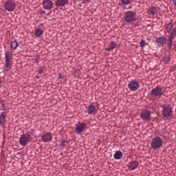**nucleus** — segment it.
<instances>
[{"instance_id": "a211bd4d", "label": "nucleus", "mask_w": 176, "mask_h": 176, "mask_svg": "<svg viewBox=\"0 0 176 176\" xmlns=\"http://www.w3.org/2000/svg\"><path fill=\"white\" fill-rule=\"evenodd\" d=\"M87 109H88L89 115H91L96 112V106L91 104L87 107Z\"/></svg>"}, {"instance_id": "c9c22d12", "label": "nucleus", "mask_w": 176, "mask_h": 176, "mask_svg": "<svg viewBox=\"0 0 176 176\" xmlns=\"http://www.w3.org/2000/svg\"><path fill=\"white\" fill-rule=\"evenodd\" d=\"M39 59H36V61H38Z\"/></svg>"}, {"instance_id": "20e7f679", "label": "nucleus", "mask_w": 176, "mask_h": 176, "mask_svg": "<svg viewBox=\"0 0 176 176\" xmlns=\"http://www.w3.org/2000/svg\"><path fill=\"white\" fill-rule=\"evenodd\" d=\"M3 8L8 12H14L16 9V2L12 0H7L3 4Z\"/></svg>"}, {"instance_id": "bb28decb", "label": "nucleus", "mask_w": 176, "mask_h": 176, "mask_svg": "<svg viewBox=\"0 0 176 176\" xmlns=\"http://www.w3.org/2000/svg\"><path fill=\"white\" fill-rule=\"evenodd\" d=\"M170 34L172 35H175V36H176V27L172 29Z\"/></svg>"}, {"instance_id": "b1692460", "label": "nucleus", "mask_w": 176, "mask_h": 176, "mask_svg": "<svg viewBox=\"0 0 176 176\" xmlns=\"http://www.w3.org/2000/svg\"><path fill=\"white\" fill-rule=\"evenodd\" d=\"M167 47L168 49H171V47H173V40L168 38Z\"/></svg>"}, {"instance_id": "f8f14e48", "label": "nucleus", "mask_w": 176, "mask_h": 176, "mask_svg": "<svg viewBox=\"0 0 176 176\" xmlns=\"http://www.w3.org/2000/svg\"><path fill=\"white\" fill-rule=\"evenodd\" d=\"M85 129H86V124L78 122V124L76 125L75 133H76V134H80V133H82Z\"/></svg>"}, {"instance_id": "e433bc0d", "label": "nucleus", "mask_w": 176, "mask_h": 176, "mask_svg": "<svg viewBox=\"0 0 176 176\" xmlns=\"http://www.w3.org/2000/svg\"><path fill=\"white\" fill-rule=\"evenodd\" d=\"M1 82V79H0V83Z\"/></svg>"}, {"instance_id": "473e14b6", "label": "nucleus", "mask_w": 176, "mask_h": 176, "mask_svg": "<svg viewBox=\"0 0 176 176\" xmlns=\"http://www.w3.org/2000/svg\"><path fill=\"white\" fill-rule=\"evenodd\" d=\"M39 13H40V14H45V13H46V12L43 11V10H40Z\"/></svg>"}, {"instance_id": "9d476101", "label": "nucleus", "mask_w": 176, "mask_h": 176, "mask_svg": "<svg viewBox=\"0 0 176 176\" xmlns=\"http://www.w3.org/2000/svg\"><path fill=\"white\" fill-rule=\"evenodd\" d=\"M53 2L50 0H43V8L45 10H52L53 9Z\"/></svg>"}, {"instance_id": "f03ea898", "label": "nucleus", "mask_w": 176, "mask_h": 176, "mask_svg": "<svg viewBox=\"0 0 176 176\" xmlns=\"http://www.w3.org/2000/svg\"><path fill=\"white\" fill-rule=\"evenodd\" d=\"M31 135H32L31 132H28L27 133L22 135L19 138L20 145H22V146H25L27 143L31 142V141H32V136Z\"/></svg>"}, {"instance_id": "c756f323", "label": "nucleus", "mask_w": 176, "mask_h": 176, "mask_svg": "<svg viewBox=\"0 0 176 176\" xmlns=\"http://www.w3.org/2000/svg\"><path fill=\"white\" fill-rule=\"evenodd\" d=\"M175 38V36L174 34H171L170 33V35L168 36V39H170L171 41H173V39H174Z\"/></svg>"}, {"instance_id": "dca6fc26", "label": "nucleus", "mask_w": 176, "mask_h": 176, "mask_svg": "<svg viewBox=\"0 0 176 176\" xmlns=\"http://www.w3.org/2000/svg\"><path fill=\"white\" fill-rule=\"evenodd\" d=\"M147 13L149 14V16H154L156 14V13H157V8H156L155 6H151L148 8Z\"/></svg>"}, {"instance_id": "1a4fd4ad", "label": "nucleus", "mask_w": 176, "mask_h": 176, "mask_svg": "<svg viewBox=\"0 0 176 176\" xmlns=\"http://www.w3.org/2000/svg\"><path fill=\"white\" fill-rule=\"evenodd\" d=\"M140 118L142 120H144V122H148V120H151V111L144 109L140 113Z\"/></svg>"}, {"instance_id": "aec40b11", "label": "nucleus", "mask_w": 176, "mask_h": 176, "mask_svg": "<svg viewBox=\"0 0 176 176\" xmlns=\"http://www.w3.org/2000/svg\"><path fill=\"white\" fill-rule=\"evenodd\" d=\"M116 47V43H115V41H111L109 45L108 48H106V50H108V52H111Z\"/></svg>"}, {"instance_id": "c85d7f7f", "label": "nucleus", "mask_w": 176, "mask_h": 176, "mask_svg": "<svg viewBox=\"0 0 176 176\" xmlns=\"http://www.w3.org/2000/svg\"><path fill=\"white\" fill-rule=\"evenodd\" d=\"M43 71H45V69H44L43 68L41 67L40 69H38L37 70V72H38V74H43Z\"/></svg>"}, {"instance_id": "f257e3e1", "label": "nucleus", "mask_w": 176, "mask_h": 176, "mask_svg": "<svg viewBox=\"0 0 176 176\" xmlns=\"http://www.w3.org/2000/svg\"><path fill=\"white\" fill-rule=\"evenodd\" d=\"M5 69L6 71L9 72L12 69V65H13V54L9 51H7L5 52Z\"/></svg>"}, {"instance_id": "393cba45", "label": "nucleus", "mask_w": 176, "mask_h": 176, "mask_svg": "<svg viewBox=\"0 0 176 176\" xmlns=\"http://www.w3.org/2000/svg\"><path fill=\"white\" fill-rule=\"evenodd\" d=\"M122 5H129V3H131V1L130 0H120Z\"/></svg>"}, {"instance_id": "6e6552de", "label": "nucleus", "mask_w": 176, "mask_h": 176, "mask_svg": "<svg viewBox=\"0 0 176 176\" xmlns=\"http://www.w3.org/2000/svg\"><path fill=\"white\" fill-rule=\"evenodd\" d=\"M128 87L131 91H135L140 88V82L136 80H132L129 82Z\"/></svg>"}, {"instance_id": "4be33fe9", "label": "nucleus", "mask_w": 176, "mask_h": 176, "mask_svg": "<svg viewBox=\"0 0 176 176\" xmlns=\"http://www.w3.org/2000/svg\"><path fill=\"white\" fill-rule=\"evenodd\" d=\"M34 34H35L36 36H41V35H42V34H43V30H42L41 29H37L35 30Z\"/></svg>"}, {"instance_id": "4468645a", "label": "nucleus", "mask_w": 176, "mask_h": 176, "mask_svg": "<svg viewBox=\"0 0 176 176\" xmlns=\"http://www.w3.org/2000/svg\"><path fill=\"white\" fill-rule=\"evenodd\" d=\"M138 164H139L138 161H131L128 164L129 170H135V168L138 167Z\"/></svg>"}, {"instance_id": "5701e85b", "label": "nucleus", "mask_w": 176, "mask_h": 176, "mask_svg": "<svg viewBox=\"0 0 176 176\" xmlns=\"http://www.w3.org/2000/svg\"><path fill=\"white\" fill-rule=\"evenodd\" d=\"M173 23H168V25H166V31L168 32H171V30H173Z\"/></svg>"}, {"instance_id": "f704fd0d", "label": "nucleus", "mask_w": 176, "mask_h": 176, "mask_svg": "<svg viewBox=\"0 0 176 176\" xmlns=\"http://www.w3.org/2000/svg\"><path fill=\"white\" fill-rule=\"evenodd\" d=\"M84 1H90V0H84Z\"/></svg>"}, {"instance_id": "6ab92c4d", "label": "nucleus", "mask_w": 176, "mask_h": 176, "mask_svg": "<svg viewBox=\"0 0 176 176\" xmlns=\"http://www.w3.org/2000/svg\"><path fill=\"white\" fill-rule=\"evenodd\" d=\"M122 157L123 153L120 151H116L114 154V159H116V160H119L120 159H122Z\"/></svg>"}, {"instance_id": "412c9836", "label": "nucleus", "mask_w": 176, "mask_h": 176, "mask_svg": "<svg viewBox=\"0 0 176 176\" xmlns=\"http://www.w3.org/2000/svg\"><path fill=\"white\" fill-rule=\"evenodd\" d=\"M17 46H19V43L16 41H11L10 49H12V50H16L17 49Z\"/></svg>"}, {"instance_id": "7c9ffc66", "label": "nucleus", "mask_w": 176, "mask_h": 176, "mask_svg": "<svg viewBox=\"0 0 176 176\" xmlns=\"http://www.w3.org/2000/svg\"><path fill=\"white\" fill-rule=\"evenodd\" d=\"M58 79H64V75H63V74L61 73H59L58 74Z\"/></svg>"}, {"instance_id": "ddd939ff", "label": "nucleus", "mask_w": 176, "mask_h": 176, "mask_svg": "<svg viewBox=\"0 0 176 176\" xmlns=\"http://www.w3.org/2000/svg\"><path fill=\"white\" fill-rule=\"evenodd\" d=\"M53 138L52 137V133H47L42 135V141L43 142H49V141H52Z\"/></svg>"}, {"instance_id": "cd10ccee", "label": "nucleus", "mask_w": 176, "mask_h": 176, "mask_svg": "<svg viewBox=\"0 0 176 176\" xmlns=\"http://www.w3.org/2000/svg\"><path fill=\"white\" fill-rule=\"evenodd\" d=\"M145 45H146V43H145V41L144 40H142L140 41V46H141V47L142 48L144 47L145 46Z\"/></svg>"}, {"instance_id": "f3484780", "label": "nucleus", "mask_w": 176, "mask_h": 176, "mask_svg": "<svg viewBox=\"0 0 176 176\" xmlns=\"http://www.w3.org/2000/svg\"><path fill=\"white\" fill-rule=\"evenodd\" d=\"M6 119V113L4 111L0 114V124L1 126H3V124H5Z\"/></svg>"}, {"instance_id": "9b49d317", "label": "nucleus", "mask_w": 176, "mask_h": 176, "mask_svg": "<svg viewBox=\"0 0 176 176\" xmlns=\"http://www.w3.org/2000/svg\"><path fill=\"white\" fill-rule=\"evenodd\" d=\"M166 42L167 38H166L164 36H161L155 38V43H157V45H161V46H163V45H166Z\"/></svg>"}, {"instance_id": "2eb2a0df", "label": "nucleus", "mask_w": 176, "mask_h": 176, "mask_svg": "<svg viewBox=\"0 0 176 176\" xmlns=\"http://www.w3.org/2000/svg\"><path fill=\"white\" fill-rule=\"evenodd\" d=\"M65 5H68V0H56L55 1V6L58 7L65 6Z\"/></svg>"}, {"instance_id": "423d86ee", "label": "nucleus", "mask_w": 176, "mask_h": 176, "mask_svg": "<svg viewBox=\"0 0 176 176\" xmlns=\"http://www.w3.org/2000/svg\"><path fill=\"white\" fill-rule=\"evenodd\" d=\"M164 91L162 90V87L157 86L155 88L151 89L150 91V96L152 97H159L160 98L163 96Z\"/></svg>"}, {"instance_id": "0eeeda50", "label": "nucleus", "mask_w": 176, "mask_h": 176, "mask_svg": "<svg viewBox=\"0 0 176 176\" xmlns=\"http://www.w3.org/2000/svg\"><path fill=\"white\" fill-rule=\"evenodd\" d=\"M163 109L162 110V114L163 118H170L171 115H173V107L165 106L164 104L162 105Z\"/></svg>"}, {"instance_id": "a878e982", "label": "nucleus", "mask_w": 176, "mask_h": 176, "mask_svg": "<svg viewBox=\"0 0 176 176\" xmlns=\"http://www.w3.org/2000/svg\"><path fill=\"white\" fill-rule=\"evenodd\" d=\"M67 145H68V141L67 140H63L60 142V146H67Z\"/></svg>"}, {"instance_id": "72a5a7b5", "label": "nucleus", "mask_w": 176, "mask_h": 176, "mask_svg": "<svg viewBox=\"0 0 176 176\" xmlns=\"http://www.w3.org/2000/svg\"><path fill=\"white\" fill-rule=\"evenodd\" d=\"M173 4L175 6H176V0H173Z\"/></svg>"}, {"instance_id": "7ed1b4c3", "label": "nucleus", "mask_w": 176, "mask_h": 176, "mask_svg": "<svg viewBox=\"0 0 176 176\" xmlns=\"http://www.w3.org/2000/svg\"><path fill=\"white\" fill-rule=\"evenodd\" d=\"M163 145V140L159 136L154 138L151 141L152 149H159Z\"/></svg>"}, {"instance_id": "2f4dec72", "label": "nucleus", "mask_w": 176, "mask_h": 176, "mask_svg": "<svg viewBox=\"0 0 176 176\" xmlns=\"http://www.w3.org/2000/svg\"><path fill=\"white\" fill-rule=\"evenodd\" d=\"M170 60H171V58H165L164 59V61H165V63H168Z\"/></svg>"}, {"instance_id": "39448f33", "label": "nucleus", "mask_w": 176, "mask_h": 176, "mask_svg": "<svg viewBox=\"0 0 176 176\" xmlns=\"http://www.w3.org/2000/svg\"><path fill=\"white\" fill-rule=\"evenodd\" d=\"M124 20L126 23H134L135 21V14L133 11H127L124 15Z\"/></svg>"}]
</instances>
